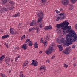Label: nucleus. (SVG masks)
Segmentation results:
<instances>
[{
    "instance_id": "16",
    "label": "nucleus",
    "mask_w": 77,
    "mask_h": 77,
    "mask_svg": "<svg viewBox=\"0 0 77 77\" xmlns=\"http://www.w3.org/2000/svg\"><path fill=\"white\" fill-rule=\"evenodd\" d=\"M34 47L35 48H38V45L37 42H35L33 43Z\"/></svg>"
},
{
    "instance_id": "14",
    "label": "nucleus",
    "mask_w": 77,
    "mask_h": 77,
    "mask_svg": "<svg viewBox=\"0 0 77 77\" xmlns=\"http://www.w3.org/2000/svg\"><path fill=\"white\" fill-rule=\"evenodd\" d=\"M43 39L41 38L40 40V43H43L44 44L45 46H46V44H47V41H43Z\"/></svg>"
},
{
    "instance_id": "58",
    "label": "nucleus",
    "mask_w": 77,
    "mask_h": 77,
    "mask_svg": "<svg viewBox=\"0 0 77 77\" xmlns=\"http://www.w3.org/2000/svg\"><path fill=\"white\" fill-rule=\"evenodd\" d=\"M21 24H22V23H20L19 24V26H21Z\"/></svg>"
},
{
    "instance_id": "52",
    "label": "nucleus",
    "mask_w": 77,
    "mask_h": 77,
    "mask_svg": "<svg viewBox=\"0 0 77 77\" xmlns=\"http://www.w3.org/2000/svg\"><path fill=\"white\" fill-rule=\"evenodd\" d=\"M46 0H42V2H44L45 3V1Z\"/></svg>"
},
{
    "instance_id": "21",
    "label": "nucleus",
    "mask_w": 77,
    "mask_h": 77,
    "mask_svg": "<svg viewBox=\"0 0 77 77\" xmlns=\"http://www.w3.org/2000/svg\"><path fill=\"white\" fill-rule=\"evenodd\" d=\"M57 47H58L59 48V50L60 51H62L63 50V47L61 46V45H57Z\"/></svg>"
},
{
    "instance_id": "46",
    "label": "nucleus",
    "mask_w": 77,
    "mask_h": 77,
    "mask_svg": "<svg viewBox=\"0 0 77 77\" xmlns=\"http://www.w3.org/2000/svg\"><path fill=\"white\" fill-rule=\"evenodd\" d=\"M18 34V32L17 31H14V35H16V34Z\"/></svg>"
},
{
    "instance_id": "48",
    "label": "nucleus",
    "mask_w": 77,
    "mask_h": 77,
    "mask_svg": "<svg viewBox=\"0 0 77 77\" xmlns=\"http://www.w3.org/2000/svg\"><path fill=\"white\" fill-rule=\"evenodd\" d=\"M73 65L74 66V67H75V66H76L77 64H76V63H74V64H73Z\"/></svg>"
},
{
    "instance_id": "42",
    "label": "nucleus",
    "mask_w": 77,
    "mask_h": 77,
    "mask_svg": "<svg viewBox=\"0 0 77 77\" xmlns=\"http://www.w3.org/2000/svg\"><path fill=\"white\" fill-rule=\"evenodd\" d=\"M25 38V35H23L21 37V40H22L24 38Z\"/></svg>"
},
{
    "instance_id": "31",
    "label": "nucleus",
    "mask_w": 77,
    "mask_h": 77,
    "mask_svg": "<svg viewBox=\"0 0 77 77\" xmlns=\"http://www.w3.org/2000/svg\"><path fill=\"white\" fill-rule=\"evenodd\" d=\"M20 15V13H17L16 14L13 15V17H19Z\"/></svg>"
},
{
    "instance_id": "43",
    "label": "nucleus",
    "mask_w": 77,
    "mask_h": 77,
    "mask_svg": "<svg viewBox=\"0 0 77 77\" xmlns=\"http://www.w3.org/2000/svg\"><path fill=\"white\" fill-rule=\"evenodd\" d=\"M3 9H4V11H6L8 10V8H4Z\"/></svg>"
},
{
    "instance_id": "60",
    "label": "nucleus",
    "mask_w": 77,
    "mask_h": 77,
    "mask_svg": "<svg viewBox=\"0 0 77 77\" xmlns=\"http://www.w3.org/2000/svg\"><path fill=\"white\" fill-rule=\"evenodd\" d=\"M20 57H21V56H19L17 58H20Z\"/></svg>"
},
{
    "instance_id": "19",
    "label": "nucleus",
    "mask_w": 77,
    "mask_h": 77,
    "mask_svg": "<svg viewBox=\"0 0 77 77\" xmlns=\"http://www.w3.org/2000/svg\"><path fill=\"white\" fill-rule=\"evenodd\" d=\"M38 62H37V61L36 60H35V62L34 63L33 62H32L31 65H34V66H37L38 65Z\"/></svg>"
},
{
    "instance_id": "32",
    "label": "nucleus",
    "mask_w": 77,
    "mask_h": 77,
    "mask_svg": "<svg viewBox=\"0 0 77 77\" xmlns=\"http://www.w3.org/2000/svg\"><path fill=\"white\" fill-rule=\"evenodd\" d=\"M70 1L72 3L74 4L75 3H76V2H77V0H70Z\"/></svg>"
},
{
    "instance_id": "63",
    "label": "nucleus",
    "mask_w": 77,
    "mask_h": 77,
    "mask_svg": "<svg viewBox=\"0 0 77 77\" xmlns=\"http://www.w3.org/2000/svg\"><path fill=\"white\" fill-rule=\"evenodd\" d=\"M32 61L33 62H33V63L35 62V60H32Z\"/></svg>"
},
{
    "instance_id": "61",
    "label": "nucleus",
    "mask_w": 77,
    "mask_h": 77,
    "mask_svg": "<svg viewBox=\"0 0 77 77\" xmlns=\"http://www.w3.org/2000/svg\"><path fill=\"white\" fill-rule=\"evenodd\" d=\"M9 73H11V70H9Z\"/></svg>"
},
{
    "instance_id": "3",
    "label": "nucleus",
    "mask_w": 77,
    "mask_h": 77,
    "mask_svg": "<svg viewBox=\"0 0 77 77\" xmlns=\"http://www.w3.org/2000/svg\"><path fill=\"white\" fill-rule=\"evenodd\" d=\"M55 47H56L54 45V43H52V44L50 45V46L49 47L48 50L46 51L45 53L47 54L48 55L52 53L53 51L54 50V49L55 48Z\"/></svg>"
},
{
    "instance_id": "8",
    "label": "nucleus",
    "mask_w": 77,
    "mask_h": 77,
    "mask_svg": "<svg viewBox=\"0 0 77 77\" xmlns=\"http://www.w3.org/2000/svg\"><path fill=\"white\" fill-rule=\"evenodd\" d=\"M10 58L9 57H7L5 60V62L6 64L7 65V66H9V62H10Z\"/></svg>"
},
{
    "instance_id": "15",
    "label": "nucleus",
    "mask_w": 77,
    "mask_h": 77,
    "mask_svg": "<svg viewBox=\"0 0 77 77\" xmlns=\"http://www.w3.org/2000/svg\"><path fill=\"white\" fill-rule=\"evenodd\" d=\"M29 64V61L27 60H26V61H25L24 63H23V66L24 67H26L28 64Z\"/></svg>"
},
{
    "instance_id": "34",
    "label": "nucleus",
    "mask_w": 77,
    "mask_h": 77,
    "mask_svg": "<svg viewBox=\"0 0 77 77\" xmlns=\"http://www.w3.org/2000/svg\"><path fill=\"white\" fill-rule=\"evenodd\" d=\"M36 29L37 30V33H39V27H37Z\"/></svg>"
},
{
    "instance_id": "45",
    "label": "nucleus",
    "mask_w": 77,
    "mask_h": 77,
    "mask_svg": "<svg viewBox=\"0 0 77 77\" xmlns=\"http://www.w3.org/2000/svg\"><path fill=\"white\" fill-rule=\"evenodd\" d=\"M75 47H76L75 45H72V48H75Z\"/></svg>"
},
{
    "instance_id": "54",
    "label": "nucleus",
    "mask_w": 77,
    "mask_h": 77,
    "mask_svg": "<svg viewBox=\"0 0 77 77\" xmlns=\"http://www.w3.org/2000/svg\"><path fill=\"white\" fill-rule=\"evenodd\" d=\"M0 32L1 33H2V32H3V29H0Z\"/></svg>"
},
{
    "instance_id": "30",
    "label": "nucleus",
    "mask_w": 77,
    "mask_h": 77,
    "mask_svg": "<svg viewBox=\"0 0 77 77\" xmlns=\"http://www.w3.org/2000/svg\"><path fill=\"white\" fill-rule=\"evenodd\" d=\"M7 2V0H2V3L3 5H5Z\"/></svg>"
},
{
    "instance_id": "40",
    "label": "nucleus",
    "mask_w": 77,
    "mask_h": 77,
    "mask_svg": "<svg viewBox=\"0 0 77 77\" xmlns=\"http://www.w3.org/2000/svg\"><path fill=\"white\" fill-rule=\"evenodd\" d=\"M44 29L45 30H48V26H46L45 27Z\"/></svg>"
},
{
    "instance_id": "20",
    "label": "nucleus",
    "mask_w": 77,
    "mask_h": 77,
    "mask_svg": "<svg viewBox=\"0 0 77 77\" xmlns=\"http://www.w3.org/2000/svg\"><path fill=\"white\" fill-rule=\"evenodd\" d=\"M5 58L4 55H2L1 57H0V63H1L3 61V59Z\"/></svg>"
},
{
    "instance_id": "41",
    "label": "nucleus",
    "mask_w": 77,
    "mask_h": 77,
    "mask_svg": "<svg viewBox=\"0 0 77 77\" xmlns=\"http://www.w3.org/2000/svg\"><path fill=\"white\" fill-rule=\"evenodd\" d=\"M55 57V55H53L52 56L51 58V59H53Z\"/></svg>"
},
{
    "instance_id": "18",
    "label": "nucleus",
    "mask_w": 77,
    "mask_h": 77,
    "mask_svg": "<svg viewBox=\"0 0 77 77\" xmlns=\"http://www.w3.org/2000/svg\"><path fill=\"white\" fill-rule=\"evenodd\" d=\"M44 22L41 21L40 22L39 26H40V27L41 29H42V27L44 26Z\"/></svg>"
},
{
    "instance_id": "22",
    "label": "nucleus",
    "mask_w": 77,
    "mask_h": 77,
    "mask_svg": "<svg viewBox=\"0 0 77 77\" xmlns=\"http://www.w3.org/2000/svg\"><path fill=\"white\" fill-rule=\"evenodd\" d=\"M63 53H64L65 54H69V52H68L67 49L63 51Z\"/></svg>"
},
{
    "instance_id": "36",
    "label": "nucleus",
    "mask_w": 77,
    "mask_h": 77,
    "mask_svg": "<svg viewBox=\"0 0 77 77\" xmlns=\"http://www.w3.org/2000/svg\"><path fill=\"white\" fill-rule=\"evenodd\" d=\"M56 41L57 43H58V44H61L60 40L59 39H57Z\"/></svg>"
},
{
    "instance_id": "62",
    "label": "nucleus",
    "mask_w": 77,
    "mask_h": 77,
    "mask_svg": "<svg viewBox=\"0 0 77 77\" xmlns=\"http://www.w3.org/2000/svg\"><path fill=\"white\" fill-rule=\"evenodd\" d=\"M39 53H40V54H41V53H42V51H40L39 52Z\"/></svg>"
},
{
    "instance_id": "6",
    "label": "nucleus",
    "mask_w": 77,
    "mask_h": 77,
    "mask_svg": "<svg viewBox=\"0 0 77 77\" xmlns=\"http://www.w3.org/2000/svg\"><path fill=\"white\" fill-rule=\"evenodd\" d=\"M69 1L68 0H62L61 1V3L64 6L68 5Z\"/></svg>"
},
{
    "instance_id": "7",
    "label": "nucleus",
    "mask_w": 77,
    "mask_h": 77,
    "mask_svg": "<svg viewBox=\"0 0 77 77\" xmlns=\"http://www.w3.org/2000/svg\"><path fill=\"white\" fill-rule=\"evenodd\" d=\"M64 22L66 29H67V30H71V27L70 26H68V24H69L68 22L67 21H64Z\"/></svg>"
},
{
    "instance_id": "11",
    "label": "nucleus",
    "mask_w": 77,
    "mask_h": 77,
    "mask_svg": "<svg viewBox=\"0 0 77 77\" xmlns=\"http://www.w3.org/2000/svg\"><path fill=\"white\" fill-rule=\"evenodd\" d=\"M65 21L63 22V26L62 27H62L63 28H62L63 29V31H67L66 30V26L65 25Z\"/></svg>"
},
{
    "instance_id": "1",
    "label": "nucleus",
    "mask_w": 77,
    "mask_h": 77,
    "mask_svg": "<svg viewBox=\"0 0 77 77\" xmlns=\"http://www.w3.org/2000/svg\"><path fill=\"white\" fill-rule=\"evenodd\" d=\"M66 39L67 41L63 38H62L60 40L61 44L62 43L66 45V46H69L70 44H72L73 41H77L75 38H71V35L69 34H67L66 36Z\"/></svg>"
},
{
    "instance_id": "26",
    "label": "nucleus",
    "mask_w": 77,
    "mask_h": 77,
    "mask_svg": "<svg viewBox=\"0 0 77 77\" xmlns=\"http://www.w3.org/2000/svg\"><path fill=\"white\" fill-rule=\"evenodd\" d=\"M74 8V6L72 4H71L70 5V8L69 10H72L73 9V8Z\"/></svg>"
},
{
    "instance_id": "25",
    "label": "nucleus",
    "mask_w": 77,
    "mask_h": 77,
    "mask_svg": "<svg viewBox=\"0 0 77 77\" xmlns=\"http://www.w3.org/2000/svg\"><path fill=\"white\" fill-rule=\"evenodd\" d=\"M56 32H57V34H60L61 33V30L60 29H58L56 30Z\"/></svg>"
},
{
    "instance_id": "56",
    "label": "nucleus",
    "mask_w": 77,
    "mask_h": 77,
    "mask_svg": "<svg viewBox=\"0 0 77 77\" xmlns=\"http://www.w3.org/2000/svg\"><path fill=\"white\" fill-rule=\"evenodd\" d=\"M18 49V47H16L15 48V50H17Z\"/></svg>"
},
{
    "instance_id": "29",
    "label": "nucleus",
    "mask_w": 77,
    "mask_h": 77,
    "mask_svg": "<svg viewBox=\"0 0 77 77\" xmlns=\"http://www.w3.org/2000/svg\"><path fill=\"white\" fill-rule=\"evenodd\" d=\"M49 38H50V36L48 35H47L46 36V38H45V39H46V40H47L48 41L49 40Z\"/></svg>"
},
{
    "instance_id": "38",
    "label": "nucleus",
    "mask_w": 77,
    "mask_h": 77,
    "mask_svg": "<svg viewBox=\"0 0 77 77\" xmlns=\"http://www.w3.org/2000/svg\"><path fill=\"white\" fill-rule=\"evenodd\" d=\"M55 12L57 14H59L60 13V11L58 10H56L55 11Z\"/></svg>"
},
{
    "instance_id": "10",
    "label": "nucleus",
    "mask_w": 77,
    "mask_h": 77,
    "mask_svg": "<svg viewBox=\"0 0 77 77\" xmlns=\"http://www.w3.org/2000/svg\"><path fill=\"white\" fill-rule=\"evenodd\" d=\"M63 26V23H61L60 24H57L56 25V27L57 28H60L62 27Z\"/></svg>"
},
{
    "instance_id": "49",
    "label": "nucleus",
    "mask_w": 77,
    "mask_h": 77,
    "mask_svg": "<svg viewBox=\"0 0 77 77\" xmlns=\"http://www.w3.org/2000/svg\"><path fill=\"white\" fill-rule=\"evenodd\" d=\"M4 45H6V46L7 47V48H8V45L6 44V43H4Z\"/></svg>"
},
{
    "instance_id": "59",
    "label": "nucleus",
    "mask_w": 77,
    "mask_h": 77,
    "mask_svg": "<svg viewBox=\"0 0 77 77\" xmlns=\"http://www.w3.org/2000/svg\"><path fill=\"white\" fill-rule=\"evenodd\" d=\"M60 11H62L63 10H62V8H60Z\"/></svg>"
},
{
    "instance_id": "23",
    "label": "nucleus",
    "mask_w": 77,
    "mask_h": 77,
    "mask_svg": "<svg viewBox=\"0 0 77 77\" xmlns=\"http://www.w3.org/2000/svg\"><path fill=\"white\" fill-rule=\"evenodd\" d=\"M28 44L29 46L32 47V46L33 45V42L31 41H30L28 42Z\"/></svg>"
},
{
    "instance_id": "33",
    "label": "nucleus",
    "mask_w": 77,
    "mask_h": 77,
    "mask_svg": "<svg viewBox=\"0 0 77 77\" xmlns=\"http://www.w3.org/2000/svg\"><path fill=\"white\" fill-rule=\"evenodd\" d=\"M9 3L11 4V5H12V6H13V5H14V4L15 3L14 2H13V1H11L9 2Z\"/></svg>"
},
{
    "instance_id": "17",
    "label": "nucleus",
    "mask_w": 77,
    "mask_h": 77,
    "mask_svg": "<svg viewBox=\"0 0 77 77\" xmlns=\"http://www.w3.org/2000/svg\"><path fill=\"white\" fill-rule=\"evenodd\" d=\"M46 69V67L44 65H43L42 66H40V71L42 70V69H43L44 71H45Z\"/></svg>"
},
{
    "instance_id": "9",
    "label": "nucleus",
    "mask_w": 77,
    "mask_h": 77,
    "mask_svg": "<svg viewBox=\"0 0 77 77\" xmlns=\"http://www.w3.org/2000/svg\"><path fill=\"white\" fill-rule=\"evenodd\" d=\"M10 31L11 34L14 35V32H15V29H13L12 28H10Z\"/></svg>"
},
{
    "instance_id": "28",
    "label": "nucleus",
    "mask_w": 77,
    "mask_h": 77,
    "mask_svg": "<svg viewBox=\"0 0 77 77\" xmlns=\"http://www.w3.org/2000/svg\"><path fill=\"white\" fill-rule=\"evenodd\" d=\"M66 49L68 51V52L69 53H69H70L71 52V51H72V49L69 48H67Z\"/></svg>"
},
{
    "instance_id": "27",
    "label": "nucleus",
    "mask_w": 77,
    "mask_h": 77,
    "mask_svg": "<svg viewBox=\"0 0 77 77\" xmlns=\"http://www.w3.org/2000/svg\"><path fill=\"white\" fill-rule=\"evenodd\" d=\"M36 29V28L35 27H34L33 28H32L30 29H29V32H32L33 30H35Z\"/></svg>"
},
{
    "instance_id": "57",
    "label": "nucleus",
    "mask_w": 77,
    "mask_h": 77,
    "mask_svg": "<svg viewBox=\"0 0 77 77\" xmlns=\"http://www.w3.org/2000/svg\"><path fill=\"white\" fill-rule=\"evenodd\" d=\"M59 21V19H58L57 18V19H56V21Z\"/></svg>"
},
{
    "instance_id": "44",
    "label": "nucleus",
    "mask_w": 77,
    "mask_h": 77,
    "mask_svg": "<svg viewBox=\"0 0 77 77\" xmlns=\"http://www.w3.org/2000/svg\"><path fill=\"white\" fill-rule=\"evenodd\" d=\"M1 76H2V77H6V75L5 74H1Z\"/></svg>"
},
{
    "instance_id": "5",
    "label": "nucleus",
    "mask_w": 77,
    "mask_h": 77,
    "mask_svg": "<svg viewBox=\"0 0 77 77\" xmlns=\"http://www.w3.org/2000/svg\"><path fill=\"white\" fill-rule=\"evenodd\" d=\"M60 15L61 17H58L57 18V19L58 20H63L65 19L66 17V15L65 13H62L59 14Z\"/></svg>"
},
{
    "instance_id": "12",
    "label": "nucleus",
    "mask_w": 77,
    "mask_h": 77,
    "mask_svg": "<svg viewBox=\"0 0 77 77\" xmlns=\"http://www.w3.org/2000/svg\"><path fill=\"white\" fill-rule=\"evenodd\" d=\"M36 20H34L32 21V22L30 23V26H34L36 24Z\"/></svg>"
},
{
    "instance_id": "55",
    "label": "nucleus",
    "mask_w": 77,
    "mask_h": 77,
    "mask_svg": "<svg viewBox=\"0 0 77 77\" xmlns=\"http://www.w3.org/2000/svg\"><path fill=\"white\" fill-rule=\"evenodd\" d=\"M75 27L76 29H77V24H76L75 25Z\"/></svg>"
},
{
    "instance_id": "37",
    "label": "nucleus",
    "mask_w": 77,
    "mask_h": 77,
    "mask_svg": "<svg viewBox=\"0 0 77 77\" xmlns=\"http://www.w3.org/2000/svg\"><path fill=\"white\" fill-rule=\"evenodd\" d=\"M48 30H51L52 29V26H48Z\"/></svg>"
},
{
    "instance_id": "13",
    "label": "nucleus",
    "mask_w": 77,
    "mask_h": 77,
    "mask_svg": "<svg viewBox=\"0 0 77 77\" xmlns=\"http://www.w3.org/2000/svg\"><path fill=\"white\" fill-rule=\"evenodd\" d=\"M22 48L24 50H26L27 48V45L26 44H24L22 46Z\"/></svg>"
},
{
    "instance_id": "24",
    "label": "nucleus",
    "mask_w": 77,
    "mask_h": 77,
    "mask_svg": "<svg viewBox=\"0 0 77 77\" xmlns=\"http://www.w3.org/2000/svg\"><path fill=\"white\" fill-rule=\"evenodd\" d=\"M9 36V35H4V36H3L2 37V39H4L6 38H8Z\"/></svg>"
},
{
    "instance_id": "39",
    "label": "nucleus",
    "mask_w": 77,
    "mask_h": 77,
    "mask_svg": "<svg viewBox=\"0 0 77 77\" xmlns=\"http://www.w3.org/2000/svg\"><path fill=\"white\" fill-rule=\"evenodd\" d=\"M20 77H25L24 75H23L22 74H20Z\"/></svg>"
},
{
    "instance_id": "51",
    "label": "nucleus",
    "mask_w": 77,
    "mask_h": 77,
    "mask_svg": "<svg viewBox=\"0 0 77 77\" xmlns=\"http://www.w3.org/2000/svg\"><path fill=\"white\" fill-rule=\"evenodd\" d=\"M46 62H50V60H49V59L47 60H46Z\"/></svg>"
},
{
    "instance_id": "2",
    "label": "nucleus",
    "mask_w": 77,
    "mask_h": 77,
    "mask_svg": "<svg viewBox=\"0 0 77 77\" xmlns=\"http://www.w3.org/2000/svg\"><path fill=\"white\" fill-rule=\"evenodd\" d=\"M69 33V35H70L71 39H77V35L74 31H72L71 30H67V31H63V33L64 36H65L66 33Z\"/></svg>"
},
{
    "instance_id": "64",
    "label": "nucleus",
    "mask_w": 77,
    "mask_h": 77,
    "mask_svg": "<svg viewBox=\"0 0 77 77\" xmlns=\"http://www.w3.org/2000/svg\"><path fill=\"white\" fill-rule=\"evenodd\" d=\"M41 73H42V74H43L44 73V72H41Z\"/></svg>"
},
{
    "instance_id": "50",
    "label": "nucleus",
    "mask_w": 77,
    "mask_h": 77,
    "mask_svg": "<svg viewBox=\"0 0 77 77\" xmlns=\"http://www.w3.org/2000/svg\"><path fill=\"white\" fill-rule=\"evenodd\" d=\"M18 58H16L15 59V61L16 62H17V60H18Z\"/></svg>"
},
{
    "instance_id": "4",
    "label": "nucleus",
    "mask_w": 77,
    "mask_h": 77,
    "mask_svg": "<svg viewBox=\"0 0 77 77\" xmlns=\"http://www.w3.org/2000/svg\"><path fill=\"white\" fill-rule=\"evenodd\" d=\"M38 17H41L39 18L38 20V22L39 23L42 20V17H44V14L42 11H38V13L37 14Z\"/></svg>"
},
{
    "instance_id": "53",
    "label": "nucleus",
    "mask_w": 77,
    "mask_h": 77,
    "mask_svg": "<svg viewBox=\"0 0 77 77\" xmlns=\"http://www.w3.org/2000/svg\"><path fill=\"white\" fill-rule=\"evenodd\" d=\"M14 7L12 6V7L10 9H14Z\"/></svg>"
},
{
    "instance_id": "47",
    "label": "nucleus",
    "mask_w": 77,
    "mask_h": 77,
    "mask_svg": "<svg viewBox=\"0 0 77 77\" xmlns=\"http://www.w3.org/2000/svg\"><path fill=\"white\" fill-rule=\"evenodd\" d=\"M30 41V40L29 39H28L27 40H26V43H27V42H29V41Z\"/></svg>"
},
{
    "instance_id": "35",
    "label": "nucleus",
    "mask_w": 77,
    "mask_h": 77,
    "mask_svg": "<svg viewBox=\"0 0 77 77\" xmlns=\"http://www.w3.org/2000/svg\"><path fill=\"white\" fill-rule=\"evenodd\" d=\"M63 65H64V68H68V65L66 64H63Z\"/></svg>"
}]
</instances>
